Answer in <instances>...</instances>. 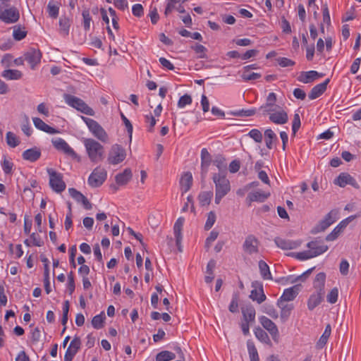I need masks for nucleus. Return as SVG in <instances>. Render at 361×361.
<instances>
[{
    "label": "nucleus",
    "mask_w": 361,
    "mask_h": 361,
    "mask_svg": "<svg viewBox=\"0 0 361 361\" xmlns=\"http://www.w3.org/2000/svg\"><path fill=\"white\" fill-rule=\"evenodd\" d=\"M338 295V290L337 288H334L330 293L327 295V301L331 304H334L337 302Z\"/></svg>",
    "instance_id": "09e8293b"
},
{
    "label": "nucleus",
    "mask_w": 361,
    "mask_h": 361,
    "mask_svg": "<svg viewBox=\"0 0 361 361\" xmlns=\"http://www.w3.org/2000/svg\"><path fill=\"white\" fill-rule=\"evenodd\" d=\"M216 267V262L214 259H211L207 265V275L205 276V282L207 283H211L214 279L213 270Z\"/></svg>",
    "instance_id": "f704fd0d"
},
{
    "label": "nucleus",
    "mask_w": 361,
    "mask_h": 361,
    "mask_svg": "<svg viewBox=\"0 0 361 361\" xmlns=\"http://www.w3.org/2000/svg\"><path fill=\"white\" fill-rule=\"evenodd\" d=\"M252 286L255 288L250 293V298L261 304L266 300V295L264 293L262 285L258 281L252 283Z\"/></svg>",
    "instance_id": "4468645a"
},
{
    "label": "nucleus",
    "mask_w": 361,
    "mask_h": 361,
    "mask_svg": "<svg viewBox=\"0 0 361 361\" xmlns=\"http://www.w3.org/2000/svg\"><path fill=\"white\" fill-rule=\"evenodd\" d=\"M126 157L125 149L118 145H113L109 152L107 162L109 164L116 165L121 163Z\"/></svg>",
    "instance_id": "0eeeda50"
},
{
    "label": "nucleus",
    "mask_w": 361,
    "mask_h": 361,
    "mask_svg": "<svg viewBox=\"0 0 361 361\" xmlns=\"http://www.w3.org/2000/svg\"><path fill=\"white\" fill-rule=\"evenodd\" d=\"M212 179L215 184V203L219 204L221 199L231 190L230 181L221 173H214Z\"/></svg>",
    "instance_id": "20e7f679"
},
{
    "label": "nucleus",
    "mask_w": 361,
    "mask_h": 361,
    "mask_svg": "<svg viewBox=\"0 0 361 361\" xmlns=\"http://www.w3.org/2000/svg\"><path fill=\"white\" fill-rule=\"evenodd\" d=\"M255 336L262 342L266 344H271V340L266 331L259 326L255 329Z\"/></svg>",
    "instance_id": "2f4dec72"
},
{
    "label": "nucleus",
    "mask_w": 361,
    "mask_h": 361,
    "mask_svg": "<svg viewBox=\"0 0 361 361\" xmlns=\"http://www.w3.org/2000/svg\"><path fill=\"white\" fill-rule=\"evenodd\" d=\"M70 20L66 17H62L59 20L60 30L63 32L64 35H68L70 27Z\"/></svg>",
    "instance_id": "a19ab883"
},
{
    "label": "nucleus",
    "mask_w": 361,
    "mask_h": 361,
    "mask_svg": "<svg viewBox=\"0 0 361 361\" xmlns=\"http://www.w3.org/2000/svg\"><path fill=\"white\" fill-rule=\"evenodd\" d=\"M228 310L232 313L238 312V298L237 295H233L231 304L228 307Z\"/></svg>",
    "instance_id": "603ef678"
},
{
    "label": "nucleus",
    "mask_w": 361,
    "mask_h": 361,
    "mask_svg": "<svg viewBox=\"0 0 361 361\" xmlns=\"http://www.w3.org/2000/svg\"><path fill=\"white\" fill-rule=\"evenodd\" d=\"M176 358V355L173 353L164 350L159 353L156 356L157 361H170Z\"/></svg>",
    "instance_id": "c9c22d12"
},
{
    "label": "nucleus",
    "mask_w": 361,
    "mask_h": 361,
    "mask_svg": "<svg viewBox=\"0 0 361 361\" xmlns=\"http://www.w3.org/2000/svg\"><path fill=\"white\" fill-rule=\"evenodd\" d=\"M330 80L328 78L324 82L315 85L310 91L309 94V98L310 99H315L322 95L326 90L327 85Z\"/></svg>",
    "instance_id": "aec40b11"
},
{
    "label": "nucleus",
    "mask_w": 361,
    "mask_h": 361,
    "mask_svg": "<svg viewBox=\"0 0 361 361\" xmlns=\"http://www.w3.org/2000/svg\"><path fill=\"white\" fill-rule=\"evenodd\" d=\"M83 143L88 158L92 163L97 164L104 160L105 151L102 145L92 138H85Z\"/></svg>",
    "instance_id": "7ed1b4c3"
},
{
    "label": "nucleus",
    "mask_w": 361,
    "mask_h": 361,
    "mask_svg": "<svg viewBox=\"0 0 361 361\" xmlns=\"http://www.w3.org/2000/svg\"><path fill=\"white\" fill-rule=\"evenodd\" d=\"M212 157L206 148L201 151V163L211 164Z\"/></svg>",
    "instance_id": "864d4df0"
},
{
    "label": "nucleus",
    "mask_w": 361,
    "mask_h": 361,
    "mask_svg": "<svg viewBox=\"0 0 361 361\" xmlns=\"http://www.w3.org/2000/svg\"><path fill=\"white\" fill-rule=\"evenodd\" d=\"M192 103V97L190 95L185 94L180 97L178 102V106L179 108H183L186 105H189Z\"/></svg>",
    "instance_id": "de8ad7c7"
},
{
    "label": "nucleus",
    "mask_w": 361,
    "mask_h": 361,
    "mask_svg": "<svg viewBox=\"0 0 361 361\" xmlns=\"http://www.w3.org/2000/svg\"><path fill=\"white\" fill-rule=\"evenodd\" d=\"M277 306L281 309V313H280L281 319L283 322H286L290 317L291 312L294 308L293 305L288 304L285 302H282L281 300H278Z\"/></svg>",
    "instance_id": "6ab92c4d"
},
{
    "label": "nucleus",
    "mask_w": 361,
    "mask_h": 361,
    "mask_svg": "<svg viewBox=\"0 0 361 361\" xmlns=\"http://www.w3.org/2000/svg\"><path fill=\"white\" fill-rule=\"evenodd\" d=\"M278 63L281 67L292 66L295 64V62L288 58L279 57L277 59Z\"/></svg>",
    "instance_id": "bf43d9fd"
},
{
    "label": "nucleus",
    "mask_w": 361,
    "mask_h": 361,
    "mask_svg": "<svg viewBox=\"0 0 361 361\" xmlns=\"http://www.w3.org/2000/svg\"><path fill=\"white\" fill-rule=\"evenodd\" d=\"M264 312L269 315L273 319H277L279 317L278 312L274 307L267 305L264 306Z\"/></svg>",
    "instance_id": "13d9d810"
},
{
    "label": "nucleus",
    "mask_w": 361,
    "mask_h": 361,
    "mask_svg": "<svg viewBox=\"0 0 361 361\" xmlns=\"http://www.w3.org/2000/svg\"><path fill=\"white\" fill-rule=\"evenodd\" d=\"M63 98L65 102L69 106L75 109L78 111H80L81 113L88 116L94 115V111L91 107H90L82 99L68 94H65L63 95Z\"/></svg>",
    "instance_id": "39448f33"
},
{
    "label": "nucleus",
    "mask_w": 361,
    "mask_h": 361,
    "mask_svg": "<svg viewBox=\"0 0 361 361\" xmlns=\"http://www.w3.org/2000/svg\"><path fill=\"white\" fill-rule=\"evenodd\" d=\"M279 110L275 111L274 113L270 114L269 120L277 125H283L288 122V114L281 107L278 108Z\"/></svg>",
    "instance_id": "2eb2a0df"
},
{
    "label": "nucleus",
    "mask_w": 361,
    "mask_h": 361,
    "mask_svg": "<svg viewBox=\"0 0 361 361\" xmlns=\"http://www.w3.org/2000/svg\"><path fill=\"white\" fill-rule=\"evenodd\" d=\"M192 183V176L190 172L185 173L180 180V184L183 192H188Z\"/></svg>",
    "instance_id": "cd10ccee"
},
{
    "label": "nucleus",
    "mask_w": 361,
    "mask_h": 361,
    "mask_svg": "<svg viewBox=\"0 0 361 361\" xmlns=\"http://www.w3.org/2000/svg\"><path fill=\"white\" fill-rule=\"evenodd\" d=\"M241 77L243 80L249 81L260 78L261 74L257 73H250V71H243Z\"/></svg>",
    "instance_id": "c03bdc74"
},
{
    "label": "nucleus",
    "mask_w": 361,
    "mask_h": 361,
    "mask_svg": "<svg viewBox=\"0 0 361 361\" xmlns=\"http://www.w3.org/2000/svg\"><path fill=\"white\" fill-rule=\"evenodd\" d=\"M132 171L130 169H126L122 173H118L115 176V180L119 185H125L132 178Z\"/></svg>",
    "instance_id": "4be33fe9"
},
{
    "label": "nucleus",
    "mask_w": 361,
    "mask_h": 361,
    "mask_svg": "<svg viewBox=\"0 0 361 361\" xmlns=\"http://www.w3.org/2000/svg\"><path fill=\"white\" fill-rule=\"evenodd\" d=\"M276 94L274 92L269 93L266 99L267 106H274V107L279 108L280 106H279L278 105L276 104Z\"/></svg>",
    "instance_id": "4d7b16f0"
},
{
    "label": "nucleus",
    "mask_w": 361,
    "mask_h": 361,
    "mask_svg": "<svg viewBox=\"0 0 361 361\" xmlns=\"http://www.w3.org/2000/svg\"><path fill=\"white\" fill-rule=\"evenodd\" d=\"M216 219V214L214 212L211 211L207 214V219L204 225V229L206 231H209L214 226Z\"/></svg>",
    "instance_id": "37998d69"
},
{
    "label": "nucleus",
    "mask_w": 361,
    "mask_h": 361,
    "mask_svg": "<svg viewBox=\"0 0 361 361\" xmlns=\"http://www.w3.org/2000/svg\"><path fill=\"white\" fill-rule=\"evenodd\" d=\"M210 164L201 163V182L204 185Z\"/></svg>",
    "instance_id": "052dcab7"
},
{
    "label": "nucleus",
    "mask_w": 361,
    "mask_h": 361,
    "mask_svg": "<svg viewBox=\"0 0 361 361\" xmlns=\"http://www.w3.org/2000/svg\"><path fill=\"white\" fill-rule=\"evenodd\" d=\"M331 326H330V324H327L323 334L322 335L319 341L317 342V347H319V348L324 347V345L326 343L328 338H329V336L331 335Z\"/></svg>",
    "instance_id": "e433bc0d"
},
{
    "label": "nucleus",
    "mask_w": 361,
    "mask_h": 361,
    "mask_svg": "<svg viewBox=\"0 0 361 361\" xmlns=\"http://www.w3.org/2000/svg\"><path fill=\"white\" fill-rule=\"evenodd\" d=\"M47 171L49 176V185L56 192H61L66 189V183L63 180L61 173L56 172L53 169L48 168Z\"/></svg>",
    "instance_id": "6e6552de"
},
{
    "label": "nucleus",
    "mask_w": 361,
    "mask_h": 361,
    "mask_svg": "<svg viewBox=\"0 0 361 361\" xmlns=\"http://www.w3.org/2000/svg\"><path fill=\"white\" fill-rule=\"evenodd\" d=\"M274 242L279 247L285 250L295 249L301 244L300 240H286L279 237H276L274 239Z\"/></svg>",
    "instance_id": "dca6fc26"
},
{
    "label": "nucleus",
    "mask_w": 361,
    "mask_h": 361,
    "mask_svg": "<svg viewBox=\"0 0 361 361\" xmlns=\"http://www.w3.org/2000/svg\"><path fill=\"white\" fill-rule=\"evenodd\" d=\"M70 195L78 202H81L85 197L80 192L76 189L71 188L68 189Z\"/></svg>",
    "instance_id": "a18cd8bd"
},
{
    "label": "nucleus",
    "mask_w": 361,
    "mask_h": 361,
    "mask_svg": "<svg viewBox=\"0 0 361 361\" xmlns=\"http://www.w3.org/2000/svg\"><path fill=\"white\" fill-rule=\"evenodd\" d=\"M184 218L183 217H179L176 221L175 222V224L173 226V232L174 235L176 238V243L179 245L182 240L183 235H182V229L184 224Z\"/></svg>",
    "instance_id": "b1692460"
},
{
    "label": "nucleus",
    "mask_w": 361,
    "mask_h": 361,
    "mask_svg": "<svg viewBox=\"0 0 361 361\" xmlns=\"http://www.w3.org/2000/svg\"><path fill=\"white\" fill-rule=\"evenodd\" d=\"M40 156H41V151L37 147L28 149L24 151L23 153V158L25 160H27V161H30L32 162L35 161L37 159H39Z\"/></svg>",
    "instance_id": "393cba45"
},
{
    "label": "nucleus",
    "mask_w": 361,
    "mask_h": 361,
    "mask_svg": "<svg viewBox=\"0 0 361 361\" xmlns=\"http://www.w3.org/2000/svg\"><path fill=\"white\" fill-rule=\"evenodd\" d=\"M81 341L79 337L75 336L71 342L69 347L68 349H71V350H73L74 352L78 353V350L80 348Z\"/></svg>",
    "instance_id": "3c124183"
},
{
    "label": "nucleus",
    "mask_w": 361,
    "mask_h": 361,
    "mask_svg": "<svg viewBox=\"0 0 361 361\" xmlns=\"http://www.w3.org/2000/svg\"><path fill=\"white\" fill-rule=\"evenodd\" d=\"M213 197L212 191H204L200 192L198 196V200L201 206H207L210 204Z\"/></svg>",
    "instance_id": "c756f323"
},
{
    "label": "nucleus",
    "mask_w": 361,
    "mask_h": 361,
    "mask_svg": "<svg viewBox=\"0 0 361 361\" xmlns=\"http://www.w3.org/2000/svg\"><path fill=\"white\" fill-rule=\"evenodd\" d=\"M42 53L39 49L30 48L24 54V59L30 64L32 69L40 62Z\"/></svg>",
    "instance_id": "ddd939ff"
},
{
    "label": "nucleus",
    "mask_w": 361,
    "mask_h": 361,
    "mask_svg": "<svg viewBox=\"0 0 361 361\" xmlns=\"http://www.w3.org/2000/svg\"><path fill=\"white\" fill-rule=\"evenodd\" d=\"M105 319V315L103 312L99 314L94 316L92 320V325L96 329H102L104 326V320Z\"/></svg>",
    "instance_id": "4c0bfd02"
},
{
    "label": "nucleus",
    "mask_w": 361,
    "mask_h": 361,
    "mask_svg": "<svg viewBox=\"0 0 361 361\" xmlns=\"http://www.w3.org/2000/svg\"><path fill=\"white\" fill-rule=\"evenodd\" d=\"M307 247L309 248L308 250L297 252L294 256L300 260H307L324 253L329 249V246L319 238H315L309 242Z\"/></svg>",
    "instance_id": "f03ea898"
},
{
    "label": "nucleus",
    "mask_w": 361,
    "mask_h": 361,
    "mask_svg": "<svg viewBox=\"0 0 361 361\" xmlns=\"http://www.w3.org/2000/svg\"><path fill=\"white\" fill-rule=\"evenodd\" d=\"M27 32L20 28L14 29L13 30V38L16 40H21L26 37Z\"/></svg>",
    "instance_id": "69168bd1"
},
{
    "label": "nucleus",
    "mask_w": 361,
    "mask_h": 361,
    "mask_svg": "<svg viewBox=\"0 0 361 361\" xmlns=\"http://www.w3.org/2000/svg\"><path fill=\"white\" fill-rule=\"evenodd\" d=\"M298 291H299V286L298 285H295V286H293V287L287 288V289L284 290L282 295L278 300H281L282 302H285L293 301L298 295Z\"/></svg>",
    "instance_id": "a211bd4d"
},
{
    "label": "nucleus",
    "mask_w": 361,
    "mask_h": 361,
    "mask_svg": "<svg viewBox=\"0 0 361 361\" xmlns=\"http://www.w3.org/2000/svg\"><path fill=\"white\" fill-rule=\"evenodd\" d=\"M2 76L7 80H19L22 78L23 73L18 70H5L2 73Z\"/></svg>",
    "instance_id": "7c9ffc66"
},
{
    "label": "nucleus",
    "mask_w": 361,
    "mask_h": 361,
    "mask_svg": "<svg viewBox=\"0 0 361 361\" xmlns=\"http://www.w3.org/2000/svg\"><path fill=\"white\" fill-rule=\"evenodd\" d=\"M82 16L83 18V27L85 31H87L90 28V23L92 21V18L90 14V11L88 9H85L82 11Z\"/></svg>",
    "instance_id": "79ce46f5"
},
{
    "label": "nucleus",
    "mask_w": 361,
    "mask_h": 361,
    "mask_svg": "<svg viewBox=\"0 0 361 361\" xmlns=\"http://www.w3.org/2000/svg\"><path fill=\"white\" fill-rule=\"evenodd\" d=\"M326 281V274L324 272H320L316 275L314 280L313 286L315 289V293L312 294L307 301V307L310 310H314L322 301L324 291V284Z\"/></svg>",
    "instance_id": "f257e3e1"
},
{
    "label": "nucleus",
    "mask_w": 361,
    "mask_h": 361,
    "mask_svg": "<svg viewBox=\"0 0 361 361\" xmlns=\"http://www.w3.org/2000/svg\"><path fill=\"white\" fill-rule=\"evenodd\" d=\"M301 125L300 118L298 114H295L293 124H292V130L294 134L299 130Z\"/></svg>",
    "instance_id": "6e6d98bb"
},
{
    "label": "nucleus",
    "mask_w": 361,
    "mask_h": 361,
    "mask_svg": "<svg viewBox=\"0 0 361 361\" xmlns=\"http://www.w3.org/2000/svg\"><path fill=\"white\" fill-rule=\"evenodd\" d=\"M259 321L262 326L270 334L274 341H277L279 336V332L275 323L265 316L259 317Z\"/></svg>",
    "instance_id": "f8f14e48"
},
{
    "label": "nucleus",
    "mask_w": 361,
    "mask_h": 361,
    "mask_svg": "<svg viewBox=\"0 0 361 361\" xmlns=\"http://www.w3.org/2000/svg\"><path fill=\"white\" fill-rule=\"evenodd\" d=\"M242 314L245 322L252 323L255 319V310L252 305L242 307Z\"/></svg>",
    "instance_id": "bb28decb"
},
{
    "label": "nucleus",
    "mask_w": 361,
    "mask_h": 361,
    "mask_svg": "<svg viewBox=\"0 0 361 361\" xmlns=\"http://www.w3.org/2000/svg\"><path fill=\"white\" fill-rule=\"evenodd\" d=\"M247 345L250 361H259L257 350L254 343L249 340L247 342Z\"/></svg>",
    "instance_id": "72a5a7b5"
},
{
    "label": "nucleus",
    "mask_w": 361,
    "mask_h": 361,
    "mask_svg": "<svg viewBox=\"0 0 361 361\" xmlns=\"http://www.w3.org/2000/svg\"><path fill=\"white\" fill-rule=\"evenodd\" d=\"M6 143L11 147H16L19 145L17 136L12 132H8L6 135Z\"/></svg>",
    "instance_id": "ea45409f"
},
{
    "label": "nucleus",
    "mask_w": 361,
    "mask_h": 361,
    "mask_svg": "<svg viewBox=\"0 0 361 361\" xmlns=\"http://www.w3.org/2000/svg\"><path fill=\"white\" fill-rule=\"evenodd\" d=\"M247 135L252 138L256 142L260 143L262 142L263 136L258 129L251 130Z\"/></svg>",
    "instance_id": "49530a36"
},
{
    "label": "nucleus",
    "mask_w": 361,
    "mask_h": 361,
    "mask_svg": "<svg viewBox=\"0 0 361 361\" xmlns=\"http://www.w3.org/2000/svg\"><path fill=\"white\" fill-rule=\"evenodd\" d=\"M337 214L338 212L336 210H331L330 212H329L325 216L324 219L319 222V225L317 226V231H324L326 230L336 221Z\"/></svg>",
    "instance_id": "f3484780"
},
{
    "label": "nucleus",
    "mask_w": 361,
    "mask_h": 361,
    "mask_svg": "<svg viewBox=\"0 0 361 361\" xmlns=\"http://www.w3.org/2000/svg\"><path fill=\"white\" fill-rule=\"evenodd\" d=\"M349 179L350 180V175L346 173H341L337 178L334 180V183L343 188L348 184Z\"/></svg>",
    "instance_id": "58836bf2"
},
{
    "label": "nucleus",
    "mask_w": 361,
    "mask_h": 361,
    "mask_svg": "<svg viewBox=\"0 0 361 361\" xmlns=\"http://www.w3.org/2000/svg\"><path fill=\"white\" fill-rule=\"evenodd\" d=\"M270 196V192H265L262 190H257L248 194L247 199L250 202H264Z\"/></svg>",
    "instance_id": "5701e85b"
},
{
    "label": "nucleus",
    "mask_w": 361,
    "mask_h": 361,
    "mask_svg": "<svg viewBox=\"0 0 361 361\" xmlns=\"http://www.w3.org/2000/svg\"><path fill=\"white\" fill-rule=\"evenodd\" d=\"M258 265L262 277L265 280H271L272 276L268 264L264 261L259 260Z\"/></svg>",
    "instance_id": "c85d7f7f"
},
{
    "label": "nucleus",
    "mask_w": 361,
    "mask_h": 361,
    "mask_svg": "<svg viewBox=\"0 0 361 361\" xmlns=\"http://www.w3.org/2000/svg\"><path fill=\"white\" fill-rule=\"evenodd\" d=\"M266 146L268 149H272L274 140H277L276 135L271 129L264 131Z\"/></svg>",
    "instance_id": "473e14b6"
},
{
    "label": "nucleus",
    "mask_w": 361,
    "mask_h": 361,
    "mask_svg": "<svg viewBox=\"0 0 361 361\" xmlns=\"http://www.w3.org/2000/svg\"><path fill=\"white\" fill-rule=\"evenodd\" d=\"M259 240L253 234H249L245 237L243 244V250L245 253L252 255L259 252Z\"/></svg>",
    "instance_id": "9d476101"
},
{
    "label": "nucleus",
    "mask_w": 361,
    "mask_h": 361,
    "mask_svg": "<svg viewBox=\"0 0 361 361\" xmlns=\"http://www.w3.org/2000/svg\"><path fill=\"white\" fill-rule=\"evenodd\" d=\"M276 109H278V107H274V106H267V104L265 103L264 104L260 106L259 111L262 112L263 115H270V114L274 113L275 111H276Z\"/></svg>",
    "instance_id": "0e129e2a"
},
{
    "label": "nucleus",
    "mask_w": 361,
    "mask_h": 361,
    "mask_svg": "<svg viewBox=\"0 0 361 361\" xmlns=\"http://www.w3.org/2000/svg\"><path fill=\"white\" fill-rule=\"evenodd\" d=\"M30 238L32 240V245L40 247L43 245V241L41 240L40 237L35 233H32L30 235Z\"/></svg>",
    "instance_id": "774afa93"
},
{
    "label": "nucleus",
    "mask_w": 361,
    "mask_h": 361,
    "mask_svg": "<svg viewBox=\"0 0 361 361\" xmlns=\"http://www.w3.org/2000/svg\"><path fill=\"white\" fill-rule=\"evenodd\" d=\"M107 177V172L101 166L96 167L88 178V184L92 188L99 187Z\"/></svg>",
    "instance_id": "1a4fd4ad"
},
{
    "label": "nucleus",
    "mask_w": 361,
    "mask_h": 361,
    "mask_svg": "<svg viewBox=\"0 0 361 361\" xmlns=\"http://www.w3.org/2000/svg\"><path fill=\"white\" fill-rule=\"evenodd\" d=\"M349 263L347 260L343 259L339 265V271L343 276H346L348 274Z\"/></svg>",
    "instance_id": "338daca9"
},
{
    "label": "nucleus",
    "mask_w": 361,
    "mask_h": 361,
    "mask_svg": "<svg viewBox=\"0 0 361 361\" xmlns=\"http://www.w3.org/2000/svg\"><path fill=\"white\" fill-rule=\"evenodd\" d=\"M121 116L122 121H123V123L126 127L127 131L129 134L130 140H131L132 133H133V126H132L130 121L124 116V114L123 113L121 114Z\"/></svg>",
    "instance_id": "5fc2aeb1"
},
{
    "label": "nucleus",
    "mask_w": 361,
    "mask_h": 361,
    "mask_svg": "<svg viewBox=\"0 0 361 361\" xmlns=\"http://www.w3.org/2000/svg\"><path fill=\"white\" fill-rule=\"evenodd\" d=\"M81 118L95 137L102 142L106 143L108 142V134L97 121L85 116H81Z\"/></svg>",
    "instance_id": "423d86ee"
},
{
    "label": "nucleus",
    "mask_w": 361,
    "mask_h": 361,
    "mask_svg": "<svg viewBox=\"0 0 361 361\" xmlns=\"http://www.w3.org/2000/svg\"><path fill=\"white\" fill-rule=\"evenodd\" d=\"M133 14L136 17H141L144 13L143 7L140 4H136L132 8Z\"/></svg>",
    "instance_id": "e2e57ef3"
},
{
    "label": "nucleus",
    "mask_w": 361,
    "mask_h": 361,
    "mask_svg": "<svg viewBox=\"0 0 361 361\" xmlns=\"http://www.w3.org/2000/svg\"><path fill=\"white\" fill-rule=\"evenodd\" d=\"M322 76V73H319L315 71H310L307 72L302 73L301 75L299 78V80L304 83H310L316 80L317 78Z\"/></svg>",
    "instance_id": "a878e982"
},
{
    "label": "nucleus",
    "mask_w": 361,
    "mask_h": 361,
    "mask_svg": "<svg viewBox=\"0 0 361 361\" xmlns=\"http://www.w3.org/2000/svg\"><path fill=\"white\" fill-rule=\"evenodd\" d=\"M192 49L195 51L196 54H200V58H206L205 51L207 49L202 44H196L192 47Z\"/></svg>",
    "instance_id": "680f3d73"
},
{
    "label": "nucleus",
    "mask_w": 361,
    "mask_h": 361,
    "mask_svg": "<svg viewBox=\"0 0 361 361\" xmlns=\"http://www.w3.org/2000/svg\"><path fill=\"white\" fill-rule=\"evenodd\" d=\"M54 147L58 150L63 152L65 154L72 157L73 159L80 161V157L75 152V151L68 145V144L62 138H57L52 140Z\"/></svg>",
    "instance_id": "9b49d317"
},
{
    "label": "nucleus",
    "mask_w": 361,
    "mask_h": 361,
    "mask_svg": "<svg viewBox=\"0 0 361 361\" xmlns=\"http://www.w3.org/2000/svg\"><path fill=\"white\" fill-rule=\"evenodd\" d=\"M32 120L35 126L40 130H42L49 134H56L59 133V131L56 129L49 126L39 118L35 117L33 118Z\"/></svg>",
    "instance_id": "412c9836"
},
{
    "label": "nucleus",
    "mask_w": 361,
    "mask_h": 361,
    "mask_svg": "<svg viewBox=\"0 0 361 361\" xmlns=\"http://www.w3.org/2000/svg\"><path fill=\"white\" fill-rule=\"evenodd\" d=\"M47 10L51 18H56L58 17L59 8L58 6L52 4V2L50 1L48 4Z\"/></svg>",
    "instance_id": "8fccbe9b"
}]
</instances>
